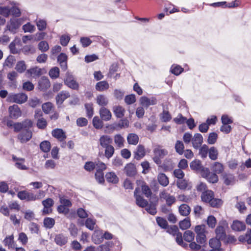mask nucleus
I'll list each match as a JSON object with an SVG mask.
<instances>
[{"label":"nucleus","instance_id":"obj_1","mask_svg":"<svg viewBox=\"0 0 251 251\" xmlns=\"http://www.w3.org/2000/svg\"><path fill=\"white\" fill-rule=\"evenodd\" d=\"M195 231L196 233V242L190 243L189 247L192 251H198L207 245L206 226L204 225H198L195 226Z\"/></svg>","mask_w":251,"mask_h":251},{"label":"nucleus","instance_id":"obj_2","mask_svg":"<svg viewBox=\"0 0 251 251\" xmlns=\"http://www.w3.org/2000/svg\"><path fill=\"white\" fill-rule=\"evenodd\" d=\"M151 189H135L134 192V196L135 199L136 204L139 207L144 208L148 205V201L145 200L143 196L145 195L150 201L153 200H156V194L151 192Z\"/></svg>","mask_w":251,"mask_h":251},{"label":"nucleus","instance_id":"obj_3","mask_svg":"<svg viewBox=\"0 0 251 251\" xmlns=\"http://www.w3.org/2000/svg\"><path fill=\"white\" fill-rule=\"evenodd\" d=\"M24 22V18H21L18 19L12 17L7 23L5 27L6 29L13 33H15Z\"/></svg>","mask_w":251,"mask_h":251},{"label":"nucleus","instance_id":"obj_4","mask_svg":"<svg viewBox=\"0 0 251 251\" xmlns=\"http://www.w3.org/2000/svg\"><path fill=\"white\" fill-rule=\"evenodd\" d=\"M27 96L23 93L10 94L8 95L7 100L8 102L22 104L27 101Z\"/></svg>","mask_w":251,"mask_h":251},{"label":"nucleus","instance_id":"obj_5","mask_svg":"<svg viewBox=\"0 0 251 251\" xmlns=\"http://www.w3.org/2000/svg\"><path fill=\"white\" fill-rule=\"evenodd\" d=\"M153 152L154 156L153 158V160L154 162L158 165L161 164V159L168 154V151L166 150L160 148L154 149Z\"/></svg>","mask_w":251,"mask_h":251},{"label":"nucleus","instance_id":"obj_6","mask_svg":"<svg viewBox=\"0 0 251 251\" xmlns=\"http://www.w3.org/2000/svg\"><path fill=\"white\" fill-rule=\"evenodd\" d=\"M227 226L226 222H223L222 225H219L215 229L216 238L223 240L226 237L225 228Z\"/></svg>","mask_w":251,"mask_h":251},{"label":"nucleus","instance_id":"obj_7","mask_svg":"<svg viewBox=\"0 0 251 251\" xmlns=\"http://www.w3.org/2000/svg\"><path fill=\"white\" fill-rule=\"evenodd\" d=\"M139 101L142 106L146 108L150 105H155L157 102V100L155 98H148L145 96L141 97L139 100Z\"/></svg>","mask_w":251,"mask_h":251},{"label":"nucleus","instance_id":"obj_8","mask_svg":"<svg viewBox=\"0 0 251 251\" xmlns=\"http://www.w3.org/2000/svg\"><path fill=\"white\" fill-rule=\"evenodd\" d=\"M239 4V0H235L230 3L227 4L226 1L218 2L212 3L210 4V6L213 7H228V8H234L237 7Z\"/></svg>","mask_w":251,"mask_h":251},{"label":"nucleus","instance_id":"obj_9","mask_svg":"<svg viewBox=\"0 0 251 251\" xmlns=\"http://www.w3.org/2000/svg\"><path fill=\"white\" fill-rule=\"evenodd\" d=\"M8 111L11 118L16 119L22 115V112L19 107L16 104L9 107Z\"/></svg>","mask_w":251,"mask_h":251},{"label":"nucleus","instance_id":"obj_10","mask_svg":"<svg viewBox=\"0 0 251 251\" xmlns=\"http://www.w3.org/2000/svg\"><path fill=\"white\" fill-rule=\"evenodd\" d=\"M64 82L67 86L73 89H77L78 88V84L75 80L73 76L69 73L67 74Z\"/></svg>","mask_w":251,"mask_h":251},{"label":"nucleus","instance_id":"obj_11","mask_svg":"<svg viewBox=\"0 0 251 251\" xmlns=\"http://www.w3.org/2000/svg\"><path fill=\"white\" fill-rule=\"evenodd\" d=\"M220 240L217 238H212L209 241V245L211 249L209 251H222Z\"/></svg>","mask_w":251,"mask_h":251},{"label":"nucleus","instance_id":"obj_12","mask_svg":"<svg viewBox=\"0 0 251 251\" xmlns=\"http://www.w3.org/2000/svg\"><path fill=\"white\" fill-rule=\"evenodd\" d=\"M18 197L21 200H26L27 201H34L38 198V196L36 195L28 192L26 190L19 192L18 194Z\"/></svg>","mask_w":251,"mask_h":251},{"label":"nucleus","instance_id":"obj_13","mask_svg":"<svg viewBox=\"0 0 251 251\" xmlns=\"http://www.w3.org/2000/svg\"><path fill=\"white\" fill-rule=\"evenodd\" d=\"M54 203L53 201L50 198L47 199L42 201V204L44 205L43 209V213L44 214H48L52 212L51 207Z\"/></svg>","mask_w":251,"mask_h":251},{"label":"nucleus","instance_id":"obj_14","mask_svg":"<svg viewBox=\"0 0 251 251\" xmlns=\"http://www.w3.org/2000/svg\"><path fill=\"white\" fill-rule=\"evenodd\" d=\"M32 135V132L28 129H26L18 135V138L21 143H26L31 138Z\"/></svg>","mask_w":251,"mask_h":251},{"label":"nucleus","instance_id":"obj_15","mask_svg":"<svg viewBox=\"0 0 251 251\" xmlns=\"http://www.w3.org/2000/svg\"><path fill=\"white\" fill-rule=\"evenodd\" d=\"M160 197L161 199L165 200L167 204L169 206H171L176 201L174 196L170 195L164 191L160 194Z\"/></svg>","mask_w":251,"mask_h":251},{"label":"nucleus","instance_id":"obj_16","mask_svg":"<svg viewBox=\"0 0 251 251\" xmlns=\"http://www.w3.org/2000/svg\"><path fill=\"white\" fill-rule=\"evenodd\" d=\"M52 135L60 142L64 141L66 138L65 133L62 129L56 128L52 131Z\"/></svg>","mask_w":251,"mask_h":251},{"label":"nucleus","instance_id":"obj_17","mask_svg":"<svg viewBox=\"0 0 251 251\" xmlns=\"http://www.w3.org/2000/svg\"><path fill=\"white\" fill-rule=\"evenodd\" d=\"M203 143V137L200 133H196L192 138V143L195 149H198Z\"/></svg>","mask_w":251,"mask_h":251},{"label":"nucleus","instance_id":"obj_18","mask_svg":"<svg viewBox=\"0 0 251 251\" xmlns=\"http://www.w3.org/2000/svg\"><path fill=\"white\" fill-rule=\"evenodd\" d=\"M157 201V198L156 197V200L154 198L153 200L150 201V204L148 205L146 207V210L150 214L154 215L157 213L156 210V202Z\"/></svg>","mask_w":251,"mask_h":251},{"label":"nucleus","instance_id":"obj_19","mask_svg":"<svg viewBox=\"0 0 251 251\" xmlns=\"http://www.w3.org/2000/svg\"><path fill=\"white\" fill-rule=\"evenodd\" d=\"M50 85L49 79L45 76L41 77L38 82V88L42 91L47 90L50 87Z\"/></svg>","mask_w":251,"mask_h":251},{"label":"nucleus","instance_id":"obj_20","mask_svg":"<svg viewBox=\"0 0 251 251\" xmlns=\"http://www.w3.org/2000/svg\"><path fill=\"white\" fill-rule=\"evenodd\" d=\"M101 119L105 121H109L112 117V114L109 110L105 107H101L99 111Z\"/></svg>","mask_w":251,"mask_h":251},{"label":"nucleus","instance_id":"obj_21","mask_svg":"<svg viewBox=\"0 0 251 251\" xmlns=\"http://www.w3.org/2000/svg\"><path fill=\"white\" fill-rule=\"evenodd\" d=\"M68 237L62 233L56 235L54 238L55 243L60 246H62L66 244L68 242Z\"/></svg>","mask_w":251,"mask_h":251},{"label":"nucleus","instance_id":"obj_22","mask_svg":"<svg viewBox=\"0 0 251 251\" xmlns=\"http://www.w3.org/2000/svg\"><path fill=\"white\" fill-rule=\"evenodd\" d=\"M126 175L129 176H134L137 173L135 166L134 164L130 163L127 164L124 168Z\"/></svg>","mask_w":251,"mask_h":251},{"label":"nucleus","instance_id":"obj_23","mask_svg":"<svg viewBox=\"0 0 251 251\" xmlns=\"http://www.w3.org/2000/svg\"><path fill=\"white\" fill-rule=\"evenodd\" d=\"M96 103L101 107H105L109 102L107 97L104 95H98L96 98Z\"/></svg>","mask_w":251,"mask_h":251},{"label":"nucleus","instance_id":"obj_24","mask_svg":"<svg viewBox=\"0 0 251 251\" xmlns=\"http://www.w3.org/2000/svg\"><path fill=\"white\" fill-rule=\"evenodd\" d=\"M70 97V94L66 91H62L56 97V101L57 105H61L63 101Z\"/></svg>","mask_w":251,"mask_h":251},{"label":"nucleus","instance_id":"obj_25","mask_svg":"<svg viewBox=\"0 0 251 251\" xmlns=\"http://www.w3.org/2000/svg\"><path fill=\"white\" fill-rule=\"evenodd\" d=\"M105 179L109 183L117 184L119 182V177L113 172H109L105 174Z\"/></svg>","mask_w":251,"mask_h":251},{"label":"nucleus","instance_id":"obj_26","mask_svg":"<svg viewBox=\"0 0 251 251\" xmlns=\"http://www.w3.org/2000/svg\"><path fill=\"white\" fill-rule=\"evenodd\" d=\"M113 111L116 117L121 118L125 115V109L120 105H116L113 107Z\"/></svg>","mask_w":251,"mask_h":251},{"label":"nucleus","instance_id":"obj_27","mask_svg":"<svg viewBox=\"0 0 251 251\" xmlns=\"http://www.w3.org/2000/svg\"><path fill=\"white\" fill-rule=\"evenodd\" d=\"M100 144L102 148L110 146L112 142V139L108 135H103L100 138Z\"/></svg>","mask_w":251,"mask_h":251},{"label":"nucleus","instance_id":"obj_28","mask_svg":"<svg viewBox=\"0 0 251 251\" xmlns=\"http://www.w3.org/2000/svg\"><path fill=\"white\" fill-rule=\"evenodd\" d=\"M211 169L213 173L217 175V174L222 173L224 170V168L222 164L218 162H215L211 165Z\"/></svg>","mask_w":251,"mask_h":251},{"label":"nucleus","instance_id":"obj_29","mask_svg":"<svg viewBox=\"0 0 251 251\" xmlns=\"http://www.w3.org/2000/svg\"><path fill=\"white\" fill-rule=\"evenodd\" d=\"M214 193L211 190L207 189L203 192L201 195V199L203 201L209 202L213 198Z\"/></svg>","mask_w":251,"mask_h":251},{"label":"nucleus","instance_id":"obj_30","mask_svg":"<svg viewBox=\"0 0 251 251\" xmlns=\"http://www.w3.org/2000/svg\"><path fill=\"white\" fill-rule=\"evenodd\" d=\"M231 228L233 230L240 231L246 229V225L241 221H234L231 225Z\"/></svg>","mask_w":251,"mask_h":251},{"label":"nucleus","instance_id":"obj_31","mask_svg":"<svg viewBox=\"0 0 251 251\" xmlns=\"http://www.w3.org/2000/svg\"><path fill=\"white\" fill-rule=\"evenodd\" d=\"M67 56L63 53H61L57 58L58 62L59 63L61 68L64 70H66L67 68Z\"/></svg>","mask_w":251,"mask_h":251},{"label":"nucleus","instance_id":"obj_32","mask_svg":"<svg viewBox=\"0 0 251 251\" xmlns=\"http://www.w3.org/2000/svg\"><path fill=\"white\" fill-rule=\"evenodd\" d=\"M35 23L39 31H44L47 28V23L46 20L41 18H37Z\"/></svg>","mask_w":251,"mask_h":251},{"label":"nucleus","instance_id":"obj_33","mask_svg":"<svg viewBox=\"0 0 251 251\" xmlns=\"http://www.w3.org/2000/svg\"><path fill=\"white\" fill-rule=\"evenodd\" d=\"M238 239L241 242H247L248 244H251V229H248L246 234L240 236Z\"/></svg>","mask_w":251,"mask_h":251},{"label":"nucleus","instance_id":"obj_34","mask_svg":"<svg viewBox=\"0 0 251 251\" xmlns=\"http://www.w3.org/2000/svg\"><path fill=\"white\" fill-rule=\"evenodd\" d=\"M12 158L15 161V166L17 168L21 170H26L27 169L26 166L24 164L25 159L22 158H17L14 156Z\"/></svg>","mask_w":251,"mask_h":251},{"label":"nucleus","instance_id":"obj_35","mask_svg":"<svg viewBox=\"0 0 251 251\" xmlns=\"http://www.w3.org/2000/svg\"><path fill=\"white\" fill-rule=\"evenodd\" d=\"M145 155V150L142 145H138L137 148V151L135 152V158L137 160H140Z\"/></svg>","mask_w":251,"mask_h":251},{"label":"nucleus","instance_id":"obj_36","mask_svg":"<svg viewBox=\"0 0 251 251\" xmlns=\"http://www.w3.org/2000/svg\"><path fill=\"white\" fill-rule=\"evenodd\" d=\"M27 73L34 77L42 75V69L38 67H34L27 70Z\"/></svg>","mask_w":251,"mask_h":251},{"label":"nucleus","instance_id":"obj_37","mask_svg":"<svg viewBox=\"0 0 251 251\" xmlns=\"http://www.w3.org/2000/svg\"><path fill=\"white\" fill-rule=\"evenodd\" d=\"M157 179L159 184L163 187H166L169 184L168 178L164 174H159Z\"/></svg>","mask_w":251,"mask_h":251},{"label":"nucleus","instance_id":"obj_38","mask_svg":"<svg viewBox=\"0 0 251 251\" xmlns=\"http://www.w3.org/2000/svg\"><path fill=\"white\" fill-rule=\"evenodd\" d=\"M190 167L192 170L199 172L202 166L200 160L195 159L191 162Z\"/></svg>","mask_w":251,"mask_h":251},{"label":"nucleus","instance_id":"obj_39","mask_svg":"<svg viewBox=\"0 0 251 251\" xmlns=\"http://www.w3.org/2000/svg\"><path fill=\"white\" fill-rule=\"evenodd\" d=\"M223 178L224 183L227 185L232 184L235 182L234 176L230 174L224 175Z\"/></svg>","mask_w":251,"mask_h":251},{"label":"nucleus","instance_id":"obj_40","mask_svg":"<svg viewBox=\"0 0 251 251\" xmlns=\"http://www.w3.org/2000/svg\"><path fill=\"white\" fill-rule=\"evenodd\" d=\"M3 242L4 245L8 246L9 249L15 248V244L14 242V236L13 235L6 237L4 240Z\"/></svg>","mask_w":251,"mask_h":251},{"label":"nucleus","instance_id":"obj_41","mask_svg":"<svg viewBox=\"0 0 251 251\" xmlns=\"http://www.w3.org/2000/svg\"><path fill=\"white\" fill-rule=\"evenodd\" d=\"M127 140L128 144L135 145L138 143L139 137L134 133H130L127 137Z\"/></svg>","mask_w":251,"mask_h":251},{"label":"nucleus","instance_id":"obj_42","mask_svg":"<svg viewBox=\"0 0 251 251\" xmlns=\"http://www.w3.org/2000/svg\"><path fill=\"white\" fill-rule=\"evenodd\" d=\"M109 88L108 83L105 81H101L98 82L96 85V89L99 91H103Z\"/></svg>","mask_w":251,"mask_h":251},{"label":"nucleus","instance_id":"obj_43","mask_svg":"<svg viewBox=\"0 0 251 251\" xmlns=\"http://www.w3.org/2000/svg\"><path fill=\"white\" fill-rule=\"evenodd\" d=\"M190 210L191 209L190 207L186 204H182L179 207L180 214L184 216L188 215L190 212Z\"/></svg>","mask_w":251,"mask_h":251},{"label":"nucleus","instance_id":"obj_44","mask_svg":"<svg viewBox=\"0 0 251 251\" xmlns=\"http://www.w3.org/2000/svg\"><path fill=\"white\" fill-rule=\"evenodd\" d=\"M209 149L208 146L205 144L203 145L200 148L199 154L201 158L204 159L207 157Z\"/></svg>","mask_w":251,"mask_h":251},{"label":"nucleus","instance_id":"obj_45","mask_svg":"<svg viewBox=\"0 0 251 251\" xmlns=\"http://www.w3.org/2000/svg\"><path fill=\"white\" fill-rule=\"evenodd\" d=\"M208 156L210 159L215 160L218 157V151L214 147H211L208 151Z\"/></svg>","mask_w":251,"mask_h":251},{"label":"nucleus","instance_id":"obj_46","mask_svg":"<svg viewBox=\"0 0 251 251\" xmlns=\"http://www.w3.org/2000/svg\"><path fill=\"white\" fill-rule=\"evenodd\" d=\"M184 240L187 242H191L194 240L195 234L191 230H186L183 236Z\"/></svg>","mask_w":251,"mask_h":251},{"label":"nucleus","instance_id":"obj_47","mask_svg":"<svg viewBox=\"0 0 251 251\" xmlns=\"http://www.w3.org/2000/svg\"><path fill=\"white\" fill-rule=\"evenodd\" d=\"M11 14V7L9 6H0V15L7 18Z\"/></svg>","mask_w":251,"mask_h":251},{"label":"nucleus","instance_id":"obj_48","mask_svg":"<svg viewBox=\"0 0 251 251\" xmlns=\"http://www.w3.org/2000/svg\"><path fill=\"white\" fill-rule=\"evenodd\" d=\"M179 227L182 230L189 228L191 226L190 219L188 218H186L183 220L181 221L179 223Z\"/></svg>","mask_w":251,"mask_h":251},{"label":"nucleus","instance_id":"obj_49","mask_svg":"<svg viewBox=\"0 0 251 251\" xmlns=\"http://www.w3.org/2000/svg\"><path fill=\"white\" fill-rule=\"evenodd\" d=\"M23 30L25 32L32 33L35 31V26L32 25L30 23H27L24 25L22 27Z\"/></svg>","mask_w":251,"mask_h":251},{"label":"nucleus","instance_id":"obj_50","mask_svg":"<svg viewBox=\"0 0 251 251\" xmlns=\"http://www.w3.org/2000/svg\"><path fill=\"white\" fill-rule=\"evenodd\" d=\"M114 142L119 148L124 146V139L120 134H116L114 136Z\"/></svg>","mask_w":251,"mask_h":251},{"label":"nucleus","instance_id":"obj_51","mask_svg":"<svg viewBox=\"0 0 251 251\" xmlns=\"http://www.w3.org/2000/svg\"><path fill=\"white\" fill-rule=\"evenodd\" d=\"M70 235L74 238L77 236L78 229L76 226L73 223H71L68 228Z\"/></svg>","mask_w":251,"mask_h":251},{"label":"nucleus","instance_id":"obj_52","mask_svg":"<svg viewBox=\"0 0 251 251\" xmlns=\"http://www.w3.org/2000/svg\"><path fill=\"white\" fill-rule=\"evenodd\" d=\"M50 144L48 141H44L40 145V149L44 152H48L50 149Z\"/></svg>","mask_w":251,"mask_h":251},{"label":"nucleus","instance_id":"obj_53","mask_svg":"<svg viewBox=\"0 0 251 251\" xmlns=\"http://www.w3.org/2000/svg\"><path fill=\"white\" fill-rule=\"evenodd\" d=\"M184 146L182 141H177L175 145V149L176 151L180 155L183 154L184 152Z\"/></svg>","mask_w":251,"mask_h":251},{"label":"nucleus","instance_id":"obj_54","mask_svg":"<svg viewBox=\"0 0 251 251\" xmlns=\"http://www.w3.org/2000/svg\"><path fill=\"white\" fill-rule=\"evenodd\" d=\"M129 126V122L126 119L121 120L118 124L115 125L114 128L116 129H120L123 128L127 127Z\"/></svg>","mask_w":251,"mask_h":251},{"label":"nucleus","instance_id":"obj_55","mask_svg":"<svg viewBox=\"0 0 251 251\" xmlns=\"http://www.w3.org/2000/svg\"><path fill=\"white\" fill-rule=\"evenodd\" d=\"M26 69V66L24 61L18 62L15 67V69L20 73H23Z\"/></svg>","mask_w":251,"mask_h":251},{"label":"nucleus","instance_id":"obj_56","mask_svg":"<svg viewBox=\"0 0 251 251\" xmlns=\"http://www.w3.org/2000/svg\"><path fill=\"white\" fill-rule=\"evenodd\" d=\"M85 226L91 230L95 228L96 225V220L91 218H87L85 221Z\"/></svg>","mask_w":251,"mask_h":251},{"label":"nucleus","instance_id":"obj_57","mask_svg":"<svg viewBox=\"0 0 251 251\" xmlns=\"http://www.w3.org/2000/svg\"><path fill=\"white\" fill-rule=\"evenodd\" d=\"M167 229V232L172 235L173 236H175L179 232L178 228L176 226L174 225L170 226H168Z\"/></svg>","mask_w":251,"mask_h":251},{"label":"nucleus","instance_id":"obj_58","mask_svg":"<svg viewBox=\"0 0 251 251\" xmlns=\"http://www.w3.org/2000/svg\"><path fill=\"white\" fill-rule=\"evenodd\" d=\"M24 213L25 214L24 218L26 220L31 221L35 219V214L33 211L28 209Z\"/></svg>","mask_w":251,"mask_h":251},{"label":"nucleus","instance_id":"obj_59","mask_svg":"<svg viewBox=\"0 0 251 251\" xmlns=\"http://www.w3.org/2000/svg\"><path fill=\"white\" fill-rule=\"evenodd\" d=\"M218 135L215 132L210 133L207 138V143L209 144L213 145L215 144L217 140Z\"/></svg>","mask_w":251,"mask_h":251},{"label":"nucleus","instance_id":"obj_60","mask_svg":"<svg viewBox=\"0 0 251 251\" xmlns=\"http://www.w3.org/2000/svg\"><path fill=\"white\" fill-rule=\"evenodd\" d=\"M156 220L158 226L161 228L166 229L168 226L167 221L165 219L158 217Z\"/></svg>","mask_w":251,"mask_h":251},{"label":"nucleus","instance_id":"obj_61","mask_svg":"<svg viewBox=\"0 0 251 251\" xmlns=\"http://www.w3.org/2000/svg\"><path fill=\"white\" fill-rule=\"evenodd\" d=\"M104 148H105L104 152L105 156L107 158L109 159L113 155L115 149L114 147L111 145L105 147Z\"/></svg>","mask_w":251,"mask_h":251},{"label":"nucleus","instance_id":"obj_62","mask_svg":"<svg viewBox=\"0 0 251 251\" xmlns=\"http://www.w3.org/2000/svg\"><path fill=\"white\" fill-rule=\"evenodd\" d=\"M183 71V69L179 65H173L171 68L172 73L176 75H180Z\"/></svg>","mask_w":251,"mask_h":251},{"label":"nucleus","instance_id":"obj_63","mask_svg":"<svg viewBox=\"0 0 251 251\" xmlns=\"http://www.w3.org/2000/svg\"><path fill=\"white\" fill-rule=\"evenodd\" d=\"M55 224V221L53 218H46L44 220V224L45 227L51 228H52Z\"/></svg>","mask_w":251,"mask_h":251},{"label":"nucleus","instance_id":"obj_64","mask_svg":"<svg viewBox=\"0 0 251 251\" xmlns=\"http://www.w3.org/2000/svg\"><path fill=\"white\" fill-rule=\"evenodd\" d=\"M172 117L169 112L167 110H163V112L160 114V119L164 122L169 121Z\"/></svg>","mask_w":251,"mask_h":251}]
</instances>
